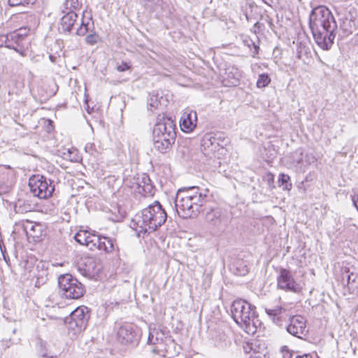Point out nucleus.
Wrapping results in <instances>:
<instances>
[{"mask_svg": "<svg viewBox=\"0 0 358 358\" xmlns=\"http://www.w3.org/2000/svg\"><path fill=\"white\" fill-rule=\"evenodd\" d=\"M10 43V45L13 46V48H10V49H13L21 55H24L25 50L24 41L21 39L15 31L9 33V43Z\"/></svg>", "mask_w": 358, "mask_h": 358, "instance_id": "23", "label": "nucleus"}, {"mask_svg": "<svg viewBox=\"0 0 358 358\" xmlns=\"http://www.w3.org/2000/svg\"><path fill=\"white\" fill-rule=\"evenodd\" d=\"M224 139H222L220 134H206L202 138L201 144L203 154L210 159L219 158L224 150Z\"/></svg>", "mask_w": 358, "mask_h": 358, "instance_id": "9", "label": "nucleus"}, {"mask_svg": "<svg viewBox=\"0 0 358 358\" xmlns=\"http://www.w3.org/2000/svg\"><path fill=\"white\" fill-rule=\"evenodd\" d=\"M231 313L234 320L248 333H254L260 322L255 312V306L247 301L239 299L233 301Z\"/></svg>", "mask_w": 358, "mask_h": 358, "instance_id": "5", "label": "nucleus"}, {"mask_svg": "<svg viewBox=\"0 0 358 358\" xmlns=\"http://www.w3.org/2000/svg\"><path fill=\"white\" fill-rule=\"evenodd\" d=\"M309 26L317 45L323 50H329L334 43L336 29V20L329 9L323 6L313 9Z\"/></svg>", "mask_w": 358, "mask_h": 358, "instance_id": "1", "label": "nucleus"}, {"mask_svg": "<svg viewBox=\"0 0 358 358\" xmlns=\"http://www.w3.org/2000/svg\"><path fill=\"white\" fill-rule=\"evenodd\" d=\"M35 0H8L10 6H24L25 4L34 3Z\"/></svg>", "mask_w": 358, "mask_h": 358, "instance_id": "30", "label": "nucleus"}, {"mask_svg": "<svg viewBox=\"0 0 358 358\" xmlns=\"http://www.w3.org/2000/svg\"><path fill=\"white\" fill-rule=\"evenodd\" d=\"M340 27L343 31L345 34H351L352 29L355 26V22L347 17L340 18Z\"/></svg>", "mask_w": 358, "mask_h": 358, "instance_id": "25", "label": "nucleus"}, {"mask_svg": "<svg viewBox=\"0 0 358 358\" xmlns=\"http://www.w3.org/2000/svg\"><path fill=\"white\" fill-rule=\"evenodd\" d=\"M252 349V347H250L249 345H247L246 347H244L245 352L247 353L250 352V350Z\"/></svg>", "mask_w": 358, "mask_h": 358, "instance_id": "44", "label": "nucleus"}, {"mask_svg": "<svg viewBox=\"0 0 358 358\" xmlns=\"http://www.w3.org/2000/svg\"><path fill=\"white\" fill-rule=\"evenodd\" d=\"M250 358H263L261 355H259L256 353L255 352H253V353L250 355Z\"/></svg>", "mask_w": 358, "mask_h": 358, "instance_id": "41", "label": "nucleus"}, {"mask_svg": "<svg viewBox=\"0 0 358 358\" xmlns=\"http://www.w3.org/2000/svg\"><path fill=\"white\" fill-rule=\"evenodd\" d=\"M95 248L103 250L106 253H110L115 250L114 241L111 238L96 234L92 244V250H94Z\"/></svg>", "mask_w": 358, "mask_h": 358, "instance_id": "16", "label": "nucleus"}, {"mask_svg": "<svg viewBox=\"0 0 358 358\" xmlns=\"http://www.w3.org/2000/svg\"><path fill=\"white\" fill-rule=\"evenodd\" d=\"M347 278H348V282H349L350 276L349 275H347Z\"/></svg>", "mask_w": 358, "mask_h": 358, "instance_id": "49", "label": "nucleus"}, {"mask_svg": "<svg viewBox=\"0 0 358 358\" xmlns=\"http://www.w3.org/2000/svg\"><path fill=\"white\" fill-rule=\"evenodd\" d=\"M338 230L340 231V235L342 236L343 238L346 241H350L355 239L358 233L357 227L352 223L350 220L347 221L346 223L344 224L343 229L339 228Z\"/></svg>", "mask_w": 358, "mask_h": 358, "instance_id": "21", "label": "nucleus"}, {"mask_svg": "<svg viewBox=\"0 0 358 358\" xmlns=\"http://www.w3.org/2000/svg\"><path fill=\"white\" fill-rule=\"evenodd\" d=\"M49 59L52 62V63H55L56 62V57L52 55H50L49 56Z\"/></svg>", "mask_w": 358, "mask_h": 358, "instance_id": "43", "label": "nucleus"}, {"mask_svg": "<svg viewBox=\"0 0 358 358\" xmlns=\"http://www.w3.org/2000/svg\"><path fill=\"white\" fill-rule=\"evenodd\" d=\"M292 356V355L291 353H289V352H287L283 355V358H291Z\"/></svg>", "mask_w": 358, "mask_h": 358, "instance_id": "45", "label": "nucleus"}, {"mask_svg": "<svg viewBox=\"0 0 358 358\" xmlns=\"http://www.w3.org/2000/svg\"><path fill=\"white\" fill-rule=\"evenodd\" d=\"M29 187L34 196L48 199L55 190L54 181L41 175H34L29 180Z\"/></svg>", "mask_w": 358, "mask_h": 358, "instance_id": "7", "label": "nucleus"}, {"mask_svg": "<svg viewBox=\"0 0 358 358\" xmlns=\"http://www.w3.org/2000/svg\"><path fill=\"white\" fill-rule=\"evenodd\" d=\"M89 31V27H80L77 29L76 34L78 36H85Z\"/></svg>", "mask_w": 358, "mask_h": 358, "instance_id": "35", "label": "nucleus"}, {"mask_svg": "<svg viewBox=\"0 0 358 358\" xmlns=\"http://www.w3.org/2000/svg\"><path fill=\"white\" fill-rule=\"evenodd\" d=\"M289 180H290V178L288 175L281 173L279 176L278 181H279L280 185H285L284 189H285L287 190H289L292 188V184L288 182L289 181Z\"/></svg>", "mask_w": 358, "mask_h": 358, "instance_id": "28", "label": "nucleus"}, {"mask_svg": "<svg viewBox=\"0 0 358 358\" xmlns=\"http://www.w3.org/2000/svg\"><path fill=\"white\" fill-rule=\"evenodd\" d=\"M271 82V79L268 74L262 73L260 74L258 77V80L257 81V86L259 88L266 87Z\"/></svg>", "mask_w": 358, "mask_h": 358, "instance_id": "27", "label": "nucleus"}, {"mask_svg": "<svg viewBox=\"0 0 358 358\" xmlns=\"http://www.w3.org/2000/svg\"><path fill=\"white\" fill-rule=\"evenodd\" d=\"M176 124L171 117L164 115H159L153 128V136L167 134L171 136H176Z\"/></svg>", "mask_w": 358, "mask_h": 358, "instance_id": "12", "label": "nucleus"}, {"mask_svg": "<svg viewBox=\"0 0 358 358\" xmlns=\"http://www.w3.org/2000/svg\"><path fill=\"white\" fill-rule=\"evenodd\" d=\"M5 46L10 49V48H13L10 43H9V34L0 35V48Z\"/></svg>", "mask_w": 358, "mask_h": 358, "instance_id": "31", "label": "nucleus"}, {"mask_svg": "<svg viewBox=\"0 0 358 358\" xmlns=\"http://www.w3.org/2000/svg\"><path fill=\"white\" fill-rule=\"evenodd\" d=\"M58 285L60 294L66 299H78L85 293L83 285L69 273L59 276Z\"/></svg>", "mask_w": 358, "mask_h": 358, "instance_id": "6", "label": "nucleus"}, {"mask_svg": "<svg viewBox=\"0 0 358 358\" xmlns=\"http://www.w3.org/2000/svg\"><path fill=\"white\" fill-rule=\"evenodd\" d=\"M38 225L34 224L32 222H27L26 225H24V231L27 234H29L31 236H38L36 234H35L36 228L38 227Z\"/></svg>", "mask_w": 358, "mask_h": 358, "instance_id": "29", "label": "nucleus"}, {"mask_svg": "<svg viewBox=\"0 0 358 358\" xmlns=\"http://www.w3.org/2000/svg\"><path fill=\"white\" fill-rule=\"evenodd\" d=\"M206 222L211 227L223 229L229 222V217L226 210L220 208H210L206 213Z\"/></svg>", "mask_w": 358, "mask_h": 358, "instance_id": "11", "label": "nucleus"}, {"mask_svg": "<svg viewBox=\"0 0 358 358\" xmlns=\"http://www.w3.org/2000/svg\"><path fill=\"white\" fill-rule=\"evenodd\" d=\"M14 208L17 213H26L32 211L34 206L26 200L18 199L15 204Z\"/></svg>", "mask_w": 358, "mask_h": 358, "instance_id": "24", "label": "nucleus"}, {"mask_svg": "<svg viewBox=\"0 0 358 358\" xmlns=\"http://www.w3.org/2000/svg\"><path fill=\"white\" fill-rule=\"evenodd\" d=\"M36 269L37 271V273H34V276L36 278L35 286L40 287L41 285H44L48 280V271L47 268L45 267V264L40 262L36 265Z\"/></svg>", "mask_w": 358, "mask_h": 358, "instance_id": "22", "label": "nucleus"}, {"mask_svg": "<svg viewBox=\"0 0 358 358\" xmlns=\"http://www.w3.org/2000/svg\"><path fill=\"white\" fill-rule=\"evenodd\" d=\"M130 65L127 62H122L121 64L117 66V70L119 72H123L130 69Z\"/></svg>", "mask_w": 358, "mask_h": 358, "instance_id": "34", "label": "nucleus"}, {"mask_svg": "<svg viewBox=\"0 0 358 358\" xmlns=\"http://www.w3.org/2000/svg\"><path fill=\"white\" fill-rule=\"evenodd\" d=\"M159 103V95L155 92L150 93L148 98V110L154 112L158 108Z\"/></svg>", "mask_w": 358, "mask_h": 358, "instance_id": "26", "label": "nucleus"}, {"mask_svg": "<svg viewBox=\"0 0 358 358\" xmlns=\"http://www.w3.org/2000/svg\"><path fill=\"white\" fill-rule=\"evenodd\" d=\"M70 160H71V161H73L74 159H72V158H71V159H70Z\"/></svg>", "mask_w": 358, "mask_h": 358, "instance_id": "51", "label": "nucleus"}, {"mask_svg": "<svg viewBox=\"0 0 358 358\" xmlns=\"http://www.w3.org/2000/svg\"><path fill=\"white\" fill-rule=\"evenodd\" d=\"M89 319L88 308L80 306L71 312L70 315L65 319V324L68 329L76 335L86 329Z\"/></svg>", "mask_w": 358, "mask_h": 358, "instance_id": "8", "label": "nucleus"}, {"mask_svg": "<svg viewBox=\"0 0 358 358\" xmlns=\"http://www.w3.org/2000/svg\"><path fill=\"white\" fill-rule=\"evenodd\" d=\"M40 355L43 358H56V356H48L45 352H41Z\"/></svg>", "mask_w": 358, "mask_h": 358, "instance_id": "40", "label": "nucleus"}, {"mask_svg": "<svg viewBox=\"0 0 358 358\" xmlns=\"http://www.w3.org/2000/svg\"><path fill=\"white\" fill-rule=\"evenodd\" d=\"M357 210H358V208H357Z\"/></svg>", "mask_w": 358, "mask_h": 358, "instance_id": "52", "label": "nucleus"}, {"mask_svg": "<svg viewBox=\"0 0 358 358\" xmlns=\"http://www.w3.org/2000/svg\"><path fill=\"white\" fill-rule=\"evenodd\" d=\"M88 25L89 22H85L84 21H83L80 24V27H88Z\"/></svg>", "mask_w": 358, "mask_h": 358, "instance_id": "46", "label": "nucleus"}, {"mask_svg": "<svg viewBox=\"0 0 358 358\" xmlns=\"http://www.w3.org/2000/svg\"><path fill=\"white\" fill-rule=\"evenodd\" d=\"M249 42H250V43L252 45V47L254 48V51L252 52L253 53L252 56L255 57V55L258 54L259 47V45H256L253 41H252L250 39L249 40Z\"/></svg>", "mask_w": 358, "mask_h": 358, "instance_id": "36", "label": "nucleus"}, {"mask_svg": "<svg viewBox=\"0 0 358 358\" xmlns=\"http://www.w3.org/2000/svg\"><path fill=\"white\" fill-rule=\"evenodd\" d=\"M134 185L131 186L144 196H152L154 194L155 187L152 185L149 176L143 173L137 177H134Z\"/></svg>", "mask_w": 358, "mask_h": 358, "instance_id": "14", "label": "nucleus"}, {"mask_svg": "<svg viewBox=\"0 0 358 358\" xmlns=\"http://www.w3.org/2000/svg\"><path fill=\"white\" fill-rule=\"evenodd\" d=\"M246 43V45L249 47V48H251V46H252V45L250 43V42H249V40H247L245 41Z\"/></svg>", "mask_w": 358, "mask_h": 358, "instance_id": "48", "label": "nucleus"}, {"mask_svg": "<svg viewBox=\"0 0 358 358\" xmlns=\"http://www.w3.org/2000/svg\"><path fill=\"white\" fill-rule=\"evenodd\" d=\"M176 136H171L167 134L153 136V148L160 153L168 152L172 145L175 143Z\"/></svg>", "mask_w": 358, "mask_h": 358, "instance_id": "15", "label": "nucleus"}, {"mask_svg": "<svg viewBox=\"0 0 358 358\" xmlns=\"http://www.w3.org/2000/svg\"><path fill=\"white\" fill-rule=\"evenodd\" d=\"M248 273V269H247V268H245V269H243V270L242 271V272H240V273H239V274H240V275H245V273Z\"/></svg>", "mask_w": 358, "mask_h": 358, "instance_id": "47", "label": "nucleus"}, {"mask_svg": "<svg viewBox=\"0 0 358 358\" xmlns=\"http://www.w3.org/2000/svg\"><path fill=\"white\" fill-rule=\"evenodd\" d=\"M277 287L280 289L294 293H299L302 289L301 284L294 280L291 272L284 268H280L278 270Z\"/></svg>", "mask_w": 358, "mask_h": 358, "instance_id": "10", "label": "nucleus"}, {"mask_svg": "<svg viewBox=\"0 0 358 358\" xmlns=\"http://www.w3.org/2000/svg\"><path fill=\"white\" fill-rule=\"evenodd\" d=\"M210 198V192L197 186L179 189L175 199L178 214L183 218L196 217Z\"/></svg>", "mask_w": 358, "mask_h": 358, "instance_id": "2", "label": "nucleus"}, {"mask_svg": "<svg viewBox=\"0 0 358 358\" xmlns=\"http://www.w3.org/2000/svg\"><path fill=\"white\" fill-rule=\"evenodd\" d=\"M78 15L73 10L67 12L60 21V29L63 32H71L72 27L77 21Z\"/></svg>", "mask_w": 358, "mask_h": 358, "instance_id": "19", "label": "nucleus"}, {"mask_svg": "<svg viewBox=\"0 0 358 358\" xmlns=\"http://www.w3.org/2000/svg\"><path fill=\"white\" fill-rule=\"evenodd\" d=\"M197 115L194 111L184 113L180 120V127L182 131L189 133L192 131L196 126Z\"/></svg>", "mask_w": 358, "mask_h": 358, "instance_id": "17", "label": "nucleus"}, {"mask_svg": "<svg viewBox=\"0 0 358 358\" xmlns=\"http://www.w3.org/2000/svg\"><path fill=\"white\" fill-rule=\"evenodd\" d=\"M296 358H311V356L309 354H306L301 356H296Z\"/></svg>", "mask_w": 358, "mask_h": 358, "instance_id": "42", "label": "nucleus"}, {"mask_svg": "<svg viewBox=\"0 0 358 358\" xmlns=\"http://www.w3.org/2000/svg\"><path fill=\"white\" fill-rule=\"evenodd\" d=\"M139 337V330L131 324H122L117 333V340L124 345L136 343Z\"/></svg>", "mask_w": 358, "mask_h": 358, "instance_id": "13", "label": "nucleus"}, {"mask_svg": "<svg viewBox=\"0 0 358 358\" xmlns=\"http://www.w3.org/2000/svg\"><path fill=\"white\" fill-rule=\"evenodd\" d=\"M264 310L273 322L279 327H281L283 322L288 320L289 324L286 327V329L292 336L301 338L303 336L306 335V326L303 317L301 315L291 317L287 310L280 305L266 306Z\"/></svg>", "mask_w": 358, "mask_h": 358, "instance_id": "4", "label": "nucleus"}, {"mask_svg": "<svg viewBox=\"0 0 358 358\" xmlns=\"http://www.w3.org/2000/svg\"><path fill=\"white\" fill-rule=\"evenodd\" d=\"M78 0H71V6L73 8H77L78 6Z\"/></svg>", "mask_w": 358, "mask_h": 358, "instance_id": "38", "label": "nucleus"}, {"mask_svg": "<svg viewBox=\"0 0 358 358\" xmlns=\"http://www.w3.org/2000/svg\"><path fill=\"white\" fill-rule=\"evenodd\" d=\"M301 157L296 159V171L303 173L306 171L308 166L315 162V157L312 154H306L304 156L302 152L300 153Z\"/></svg>", "mask_w": 358, "mask_h": 358, "instance_id": "20", "label": "nucleus"}, {"mask_svg": "<svg viewBox=\"0 0 358 358\" xmlns=\"http://www.w3.org/2000/svg\"><path fill=\"white\" fill-rule=\"evenodd\" d=\"M96 235V234H95V232L90 233L87 230H80L76 234L74 238L77 243L80 245H86L92 250V244L95 240Z\"/></svg>", "mask_w": 358, "mask_h": 358, "instance_id": "18", "label": "nucleus"}, {"mask_svg": "<svg viewBox=\"0 0 358 358\" xmlns=\"http://www.w3.org/2000/svg\"><path fill=\"white\" fill-rule=\"evenodd\" d=\"M167 219V214L162 204L155 201L140 213L135 215L131 222V227L138 236L150 234L163 225Z\"/></svg>", "mask_w": 358, "mask_h": 358, "instance_id": "3", "label": "nucleus"}, {"mask_svg": "<svg viewBox=\"0 0 358 358\" xmlns=\"http://www.w3.org/2000/svg\"><path fill=\"white\" fill-rule=\"evenodd\" d=\"M148 342L150 344H155V341H154V336L151 333L149 334Z\"/></svg>", "mask_w": 358, "mask_h": 358, "instance_id": "39", "label": "nucleus"}, {"mask_svg": "<svg viewBox=\"0 0 358 358\" xmlns=\"http://www.w3.org/2000/svg\"><path fill=\"white\" fill-rule=\"evenodd\" d=\"M298 58H299V59L301 58V55H300L299 52L298 53Z\"/></svg>", "mask_w": 358, "mask_h": 358, "instance_id": "50", "label": "nucleus"}, {"mask_svg": "<svg viewBox=\"0 0 358 358\" xmlns=\"http://www.w3.org/2000/svg\"><path fill=\"white\" fill-rule=\"evenodd\" d=\"M99 39V35L94 32L87 36L85 41L87 44L92 45L96 44L98 42Z\"/></svg>", "mask_w": 358, "mask_h": 358, "instance_id": "32", "label": "nucleus"}, {"mask_svg": "<svg viewBox=\"0 0 358 358\" xmlns=\"http://www.w3.org/2000/svg\"><path fill=\"white\" fill-rule=\"evenodd\" d=\"M353 205L356 207V208H358V195H355L352 198Z\"/></svg>", "mask_w": 358, "mask_h": 358, "instance_id": "37", "label": "nucleus"}, {"mask_svg": "<svg viewBox=\"0 0 358 358\" xmlns=\"http://www.w3.org/2000/svg\"><path fill=\"white\" fill-rule=\"evenodd\" d=\"M29 31V29H28L27 27H21V28H20L17 30H15L14 31L18 35V36L21 39L24 41L25 38H26V36L28 34Z\"/></svg>", "mask_w": 358, "mask_h": 358, "instance_id": "33", "label": "nucleus"}]
</instances>
